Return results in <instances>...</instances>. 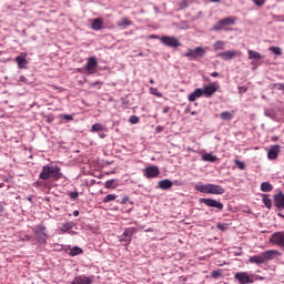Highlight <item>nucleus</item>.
Wrapping results in <instances>:
<instances>
[{
	"mask_svg": "<svg viewBox=\"0 0 284 284\" xmlns=\"http://www.w3.org/2000/svg\"><path fill=\"white\" fill-rule=\"evenodd\" d=\"M276 256H281V252L276 250H268L260 255H253L248 258V263H253L255 265H263V263H267V261H274Z\"/></svg>",
	"mask_w": 284,
	"mask_h": 284,
	"instance_id": "nucleus-1",
	"label": "nucleus"
},
{
	"mask_svg": "<svg viewBox=\"0 0 284 284\" xmlns=\"http://www.w3.org/2000/svg\"><path fill=\"white\" fill-rule=\"evenodd\" d=\"M61 176H63V174L61 173V168L50 166V165H44L39 175V178L42 181H48V179H54L55 181H59V179H61Z\"/></svg>",
	"mask_w": 284,
	"mask_h": 284,
	"instance_id": "nucleus-2",
	"label": "nucleus"
},
{
	"mask_svg": "<svg viewBox=\"0 0 284 284\" xmlns=\"http://www.w3.org/2000/svg\"><path fill=\"white\" fill-rule=\"evenodd\" d=\"M195 190L202 194H225V189L216 184H195Z\"/></svg>",
	"mask_w": 284,
	"mask_h": 284,
	"instance_id": "nucleus-3",
	"label": "nucleus"
},
{
	"mask_svg": "<svg viewBox=\"0 0 284 284\" xmlns=\"http://www.w3.org/2000/svg\"><path fill=\"white\" fill-rule=\"evenodd\" d=\"M236 23V18L234 17H227V18H224V19H221L220 21H217L212 30L214 32H219L220 30H223V28H225V26H234Z\"/></svg>",
	"mask_w": 284,
	"mask_h": 284,
	"instance_id": "nucleus-4",
	"label": "nucleus"
},
{
	"mask_svg": "<svg viewBox=\"0 0 284 284\" xmlns=\"http://www.w3.org/2000/svg\"><path fill=\"white\" fill-rule=\"evenodd\" d=\"M33 232L36 234V240L38 241V243H48V233L45 232V226L40 224L34 227Z\"/></svg>",
	"mask_w": 284,
	"mask_h": 284,
	"instance_id": "nucleus-5",
	"label": "nucleus"
},
{
	"mask_svg": "<svg viewBox=\"0 0 284 284\" xmlns=\"http://www.w3.org/2000/svg\"><path fill=\"white\" fill-rule=\"evenodd\" d=\"M235 281L240 284H252L254 283V278L247 272H237L234 274Z\"/></svg>",
	"mask_w": 284,
	"mask_h": 284,
	"instance_id": "nucleus-6",
	"label": "nucleus"
},
{
	"mask_svg": "<svg viewBox=\"0 0 284 284\" xmlns=\"http://www.w3.org/2000/svg\"><path fill=\"white\" fill-rule=\"evenodd\" d=\"M160 41L168 48H181V42L174 37L163 36Z\"/></svg>",
	"mask_w": 284,
	"mask_h": 284,
	"instance_id": "nucleus-7",
	"label": "nucleus"
},
{
	"mask_svg": "<svg viewBox=\"0 0 284 284\" xmlns=\"http://www.w3.org/2000/svg\"><path fill=\"white\" fill-rule=\"evenodd\" d=\"M97 68H99V61H97V58L95 57L89 58L84 67L87 74H97Z\"/></svg>",
	"mask_w": 284,
	"mask_h": 284,
	"instance_id": "nucleus-8",
	"label": "nucleus"
},
{
	"mask_svg": "<svg viewBox=\"0 0 284 284\" xmlns=\"http://www.w3.org/2000/svg\"><path fill=\"white\" fill-rule=\"evenodd\" d=\"M184 57L189 59H199L201 57H205V49L203 47H196L195 49H189Z\"/></svg>",
	"mask_w": 284,
	"mask_h": 284,
	"instance_id": "nucleus-9",
	"label": "nucleus"
},
{
	"mask_svg": "<svg viewBox=\"0 0 284 284\" xmlns=\"http://www.w3.org/2000/svg\"><path fill=\"white\" fill-rule=\"evenodd\" d=\"M216 90H219V82H212L207 85H204V88L202 89V94L206 99H210L211 97L214 95Z\"/></svg>",
	"mask_w": 284,
	"mask_h": 284,
	"instance_id": "nucleus-10",
	"label": "nucleus"
},
{
	"mask_svg": "<svg viewBox=\"0 0 284 284\" xmlns=\"http://www.w3.org/2000/svg\"><path fill=\"white\" fill-rule=\"evenodd\" d=\"M270 241L273 243V245L284 247V231L273 233Z\"/></svg>",
	"mask_w": 284,
	"mask_h": 284,
	"instance_id": "nucleus-11",
	"label": "nucleus"
},
{
	"mask_svg": "<svg viewBox=\"0 0 284 284\" xmlns=\"http://www.w3.org/2000/svg\"><path fill=\"white\" fill-rule=\"evenodd\" d=\"M200 203H203L207 207H215L216 210H223V203H221L216 200H213V199L202 197V199H200Z\"/></svg>",
	"mask_w": 284,
	"mask_h": 284,
	"instance_id": "nucleus-12",
	"label": "nucleus"
},
{
	"mask_svg": "<svg viewBox=\"0 0 284 284\" xmlns=\"http://www.w3.org/2000/svg\"><path fill=\"white\" fill-rule=\"evenodd\" d=\"M160 174L161 171L159 170V166L151 165L144 170V176H146V179H156Z\"/></svg>",
	"mask_w": 284,
	"mask_h": 284,
	"instance_id": "nucleus-13",
	"label": "nucleus"
},
{
	"mask_svg": "<svg viewBox=\"0 0 284 284\" xmlns=\"http://www.w3.org/2000/svg\"><path fill=\"white\" fill-rule=\"evenodd\" d=\"M278 154H281V145H272L267 152V159L270 161H276V159H278Z\"/></svg>",
	"mask_w": 284,
	"mask_h": 284,
	"instance_id": "nucleus-14",
	"label": "nucleus"
},
{
	"mask_svg": "<svg viewBox=\"0 0 284 284\" xmlns=\"http://www.w3.org/2000/svg\"><path fill=\"white\" fill-rule=\"evenodd\" d=\"M134 232H136V229H134V227L125 229L123 234L120 235V242L121 243H130V241H132V235L134 234Z\"/></svg>",
	"mask_w": 284,
	"mask_h": 284,
	"instance_id": "nucleus-15",
	"label": "nucleus"
},
{
	"mask_svg": "<svg viewBox=\"0 0 284 284\" xmlns=\"http://www.w3.org/2000/svg\"><path fill=\"white\" fill-rule=\"evenodd\" d=\"M94 283V276L80 275L75 276L71 284H92Z\"/></svg>",
	"mask_w": 284,
	"mask_h": 284,
	"instance_id": "nucleus-16",
	"label": "nucleus"
},
{
	"mask_svg": "<svg viewBox=\"0 0 284 284\" xmlns=\"http://www.w3.org/2000/svg\"><path fill=\"white\" fill-rule=\"evenodd\" d=\"M217 57H220V59H223V61H232V59L236 57V51H224L222 53H219Z\"/></svg>",
	"mask_w": 284,
	"mask_h": 284,
	"instance_id": "nucleus-17",
	"label": "nucleus"
},
{
	"mask_svg": "<svg viewBox=\"0 0 284 284\" xmlns=\"http://www.w3.org/2000/svg\"><path fill=\"white\" fill-rule=\"evenodd\" d=\"M91 28H92V30H95V31L103 30V19H101V18L92 19Z\"/></svg>",
	"mask_w": 284,
	"mask_h": 284,
	"instance_id": "nucleus-18",
	"label": "nucleus"
},
{
	"mask_svg": "<svg viewBox=\"0 0 284 284\" xmlns=\"http://www.w3.org/2000/svg\"><path fill=\"white\" fill-rule=\"evenodd\" d=\"M201 97H203V89H195L194 92L189 94V101L194 102L196 99H201Z\"/></svg>",
	"mask_w": 284,
	"mask_h": 284,
	"instance_id": "nucleus-19",
	"label": "nucleus"
},
{
	"mask_svg": "<svg viewBox=\"0 0 284 284\" xmlns=\"http://www.w3.org/2000/svg\"><path fill=\"white\" fill-rule=\"evenodd\" d=\"M274 202H275V207H278L280 210H284V194L283 193H278L277 195H275Z\"/></svg>",
	"mask_w": 284,
	"mask_h": 284,
	"instance_id": "nucleus-20",
	"label": "nucleus"
},
{
	"mask_svg": "<svg viewBox=\"0 0 284 284\" xmlns=\"http://www.w3.org/2000/svg\"><path fill=\"white\" fill-rule=\"evenodd\" d=\"M16 62H17L18 67L20 68V70H23V68H26V65H28V60L26 59V54L18 55L16 58Z\"/></svg>",
	"mask_w": 284,
	"mask_h": 284,
	"instance_id": "nucleus-21",
	"label": "nucleus"
},
{
	"mask_svg": "<svg viewBox=\"0 0 284 284\" xmlns=\"http://www.w3.org/2000/svg\"><path fill=\"white\" fill-rule=\"evenodd\" d=\"M173 183L172 181L165 179V180H161L158 183V186L160 187V190H170V187H172Z\"/></svg>",
	"mask_w": 284,
	"mask_h": 284,
	"instance_id": "nucleus-22",
	"label": "nucleus"
},
{
	"mask_svg": "<svg viewBox=\"0 0 284 284\" xmlns=\"http://www.w3.org/2000/svg\"><path fill=\"white\" fill-rule=\"evenodd\" d=\"M116 24L119 28H122V30H126L128 28H130L132 22L129 18H122L121 21H119Z\"/></svg>",
	"mask_w": 284,
	"mask_h": 284,
	"instance_id": "nucleus-23",
	"label": "nucleus"
},
{
	"mask_svg": "<svg viewBox=\"0 0 284 284\" xmlns=\"http://www.w3.org/2000/svg\"><path fill=\"white\" fill-rule=\"evenodd\" d=\"M202 161H206L207 163H215V161H219V158H216V155H212V153H204L202 155Z\"/></svg>",
	"mask_w": 284,
	"mask_h": 284,
	"instance_id": "nucleus-24",
	"label": "nucleus"
},
{
	"mask_svg": "<svg viewBox=\"0 0 284 284\" xmlns=\"http://www.w3.org/2000/svg\"><path fill=\"white\" fill-rule=\"evenodd\" d=\"M248 59L253 61H260V59H262V55L257 51L248 50Z\"/></svg>",
	"mask_w": 284,
	"mask_h": 284,
	"instance_id": "nucleus-25",
	"label": "nucleus"
},
{
	"mask_svg": "<svg viewBox=\"0 0 284 284\" xmlns=\"http://www.w3.org/2000/svg\"><path fill=\"white\" fill-rule=\"evenodd\" d=\"M222 121H232L234 119V114L230 111H224L220 114Z\"/></svg>",
	"mask_w": 284,
	"mask_h": 284,
	"instance_id": "nucleus-26",
	"label": "nucleus"
},
{
	"mask_svg": "<svg viewBox=\"0 0 284 284\" xmlns=\"http://www.w3.org/2000/svg\"><path fill=\"white\" fill-rule=\"evenodd\" d=\"M262 201H263L265 207H267V210L272 209V200L270 199V195L262 194Z\"/></svg>",
	"mask_w": 284,
	"mask_h": 284,
	"instance_id": "nucleus-27",
	"label": "nucleus"
},
{
	"mask_svg": "<svg viewBox=\"0 0 284 284\" xmlns=\"http://www.w3.org/2000/svg\"><path fill=\"white\" fill-rule=\"evenodd\" d=\"M273 190H274V186L270 182H263L261 184L262 192H272Z\"/></svg>",
	"mask_w": 284,
	"mask_h": 284,
	"instance_id": "nucleus-28",
	"label": "nucleus"
},
{
	"mask_svg": "<svg viewBox=\"0 0 284 284\" xmlns=\"http://www.w3.org/2000/svg\"><path fill=\"white\" fill-rule=\"evenodd\" d=\"M70 256H79L80 254H83V248L79 247V246H73L70 250Z\"/></svg>",
	"mask_w": 284,
	"mask_h": 284,
	"instance_id": "nucleus-29",
	"label": "nucleus"
},
{
	"mask_svg": "<svg viewBox=\"0 0 284 284\" xmlns=\"http://www.w3.org/2000/svg\"><path fill=\"white\" fill-rule=\"evenodd\" d=\"M103 130H105V126H103L101 123H94L91 126V132H103Z\"/></svg>",
	"mask_w": 284,
	"mask_h": 284,
	"instance_id": "nucleus-30",
	"label": "nucleus"
},
{
	"mask_svg": "<svg viewBox=\"0 0 284 284\" xmlns=\"http://www.w3.org/2000/svg\"><path fill=\"white\" fill-rule=\"evenodd\" d=\"M72 227H74V222L64 223V224L60 227V232H69V230H72Z\"/></svg>",
	"mask_w": 284,
	"mask_h": 284,
	"instance_id": "nucleus-31",
	"label": "nucleus"
},
{
	"mask_svg": "<svg viewBox=\"0 0 284 284\" xmlns=\"http://www.w3.org/2000/svg\"><path fill=\"white\" fill-rule=\"evenodd\" d=\"M106 190H114L116 187V180H108L104 184Z\"/></svg>",
	"mask_w": 284,
	"mask_h": 284,
	"instance_id": "nucleus-32",
	"label": "nucleus"
},
{
	"mask_svg": "<svg viewBox=\"0 0 284 284\" xmlns=\"http://www.w3.org/2000/svg\"><path fill=\"white\" fill-rule=\"evenodd\" d=\"M213 48H214L215 52L219 51V50H224V48H225V42H223V41H216V42L213 44Z\"/></svg>",
	"mask_w": 284,
	"mask_h": 284,
	"instance_id": "nucleus-33",
	"label": "nucleus"
},
{
	"mask_svg": "<svg viewBox=\"0 0 284 284\" xmlns=\"http://www.w3.org/2000/svg\"><path fill=\"white\" fill-rule=\"evenodd\" d=\"M112 201H116V194H108L102 200L103 203H110Z\"/></svg>",
	"mask_w": 284,
	"mask_h": 284,
	"instance_id": "nucleus-34",
	"label": "nucleus"
},
{
	"mask_svg": "<svg viewBox=\"0 0 284 284\" xmlns=\"http://www.w3.org/2000/svg\"><path fill=\"white\" fill-rule=\"evenodd\" d=\"M212 278H221L223 276V270L219 268L211 272Z\"/></svg>",
	"mask_w": 284,
	"mask_h": 284,
	"instance_id": "nucleus-35",
	"label": "nucleus"
},
{
	"mask_svg": "<svg viewBox=\"0 0 284 284\" xmlns=\"http://www.w3.org/2000/svg\"><path fill=\"white\" fill-rule=\"evenodd\" d=\"M270 52H273V54H276V57H281L283 54V51L278 47H270Z\"/></svg>",
	"mask_w": 284,
	"mask_h": 284,
	"instance_id": "nucleus-36",
	"label": "nucleus"
},
{
	"mask_svg": "<svg viewBox=\"0 0 284 284\" xmlns=\"http://www.w3.org/2000/svg\"><path fill=\"white\" fill-rule=\"evenodd\" d=\"M140 121H141V119H139V116H136V115H131L130 119H129V122L132 125H136V123H139Z\"/></svg>",
	"mask_w": 284,
	"mask_h": 284,
	"instance_id": "nucleus-37",
	"label": "nucleus"
},
{
	"mask_svg": "<svg viewBox=\"0 0 284 284\" xmlns=\"http://www.w3.org/2000/svg\"><path fill=\"white\" fill-rule=\"evenodd\" d=\"M234 164L236 168H239V170H245V163L241 162V160H234Z\"/></svg>",
	"mask_w": 284,
	"mask_h": 284,
	"instance_id": "nucleus-38",
	"label": "nucleus"
},
{
	"mask_svg": "<svg viewBox=\"0 0 284 284\" xmlns=\"http://www.w3.org/2000/svg\"><path fill=\"white\" fill-rule=\"evenodd\" d=\"M216 227H217V230H221L222 232H224V230H227V224H221V223H219V224L216 225Z\"/></svg>",
	"mask_w": 284,
	"mask_h": 284,
	"instance_id": "nucleus-39",
	"label": "nucleus"
},
{
	"mask_svg": "<svg viewBox=\"0 0 284 284\" xmlns=\"http://www.w3.org/2000/svg\"><path fill=\"white\" fill-rule=\"evenodd\" d=\"M274 88H276V90L283 91L284 90V83H275Z\"/></svg>",
	"mask_w": 284,
	"mask_h": 284,
	"instance_id": "nucleus-40",
	"label": "nucleus"
},
{
	"mask_svg": "<svg viewBox=\"0 0 284 284\" xmlns=\"http://www.w3.org/2000/svg\"><path fill=\"white\" fill-rule=\"evenodd\" d=\"M253 3H255V6H263L265 3V0H253Z\"/></svg>",
	"mask_w": 284,
	"mask_h": 284,
	"instance_id": "nucleus-41",
	"label": "nucleus"
},
{
	"mask_svg": "<svg viewBox=\"0 0 284 284\" xmlns=\"http://www.w3.org/2000/svg\"><path fill=\"white\" fill-rule=\"evenodd\" d=\"M62 119H65V121H72L74 118L70 114L62 115Z\"/></svg>",
	"mask_w": 284,
	"mask_h": 284,
	"instance_id": "nucleus-42",
	"label": "nucleus"
},
{
	"mask_svg": "<svg viewBox=\"0 0 284 284\" xmlns=\"http://www.w3.org/2000/svg\"><path fill=\"white\" fill-rule=\"evenodd\" d=\"M129 201H130V197L124 196V197L120 201V204H121V205H125V203H128Z\"/></svg>",
	"mask_w": 284,
	"mask_h": 284,
	"instance_id": "nucleus-43",
	"label": "nucleus"
},
{
	"mask_svg": "<svg viewBox=\"0 0 284 284\" xmlns=\"http://www.w3.org/2000/svg\"><path fill=\"white\" fill-rule=\"evenodd\" d=\"M19 81L20 83H27L28 79L24 75H20Z\"/></svg>",
	"mask_w": 284,
	"mask_h": 284,
	"instance_id": "nucleus-44",
	"label": "nucleus"
},
{
	"mask_svg": "<svg viewBox=\"0 0 284 284\" xmlns=\"http://www.w3.org/2000/svg\"><path fill=\"white\" fill-rule=\"evenodd\" d=\"M40 185H43V182H41V181L34 182V187H39Z\"/></svg>",
	"mask_w": 284,
	"mask_h": 284,
	"instance_id": "nucleus-45",
	"label": "nucleus"
},
{
	"mask_svg": "<svg viewBox=\"0 0 284 284\" xmlns=\"http://www.w3.org/2000/svg\"><path fill=\"white\" fill-rule=\"evenodd\" d=\"M98 134H99L100 139H105V136H108V134L101 133V131Z\"/></svg>",
	"mask_w": 284,
	"mask_h": 284,
	"instance_id": "nucleus-46",
	"label": "nucleus"
},
{
	"mask_svg": "<svg viewBox=\"0 0 284 284\" xmlns=\"http://www.w3.org/2000/svg\"><path fill=\"white\" fill-rule=\"evenodd\" d=\"M211 77H214V78L219 77V72H212Z\"/></svg>",
	"mask_w": 284,
	"mask_h": 284,
	"instance_id": "nucleus-47",
	"label": "nucleus"
},
{
	"mask_svg": "<svg viewBox=\"0 0 284 284\" xmlns=\"http://www.w3.org/2000/svg\"><path fill=\"white\" fill-rule=\"evenodd\" d=\"M73 216H79V211H74Z\"/></svg>",
	"mask_w": 284,
	"mask_h": 284,
	"instance_id": "nucleus-48",
	"label": "nucleus"
},
{
	"mask_svg": "<svg viewBox=\"0 0 284 284\" xmlns=\"http://www.w3.org/2000/svg\"><path fill=\"white\" fill-rule=\"evenodd\" d=\"M212 1V3H219V1H221V0H211Z\"/></svg>",
	"mask_w": 284,
	"mask_h": 284,
	"instance_id": "nucleus-49",
	"label": "nucleus"
},
{
	"mask_svg": "<svg viewBox=\"0 0 284 284\" xmlns=\"http://www.w3.org/2000/svg\"><path fill=\"white\" fill-rule=\"evenodd\" d=\"M152 94H156L158 97H161V94L156 93V91H153Z\"/></svg>",
	"mask_w": 284,
	"mask_h": 284,
	"instance_id": "nucleus-50",
	"label": "nucleus"
},
{
	"mask_svg": "<svg viewBox=\"0 0 284 284\" xmlns=\"http://www.w3.org/2000/svg\"><path fill=\"white\" fill-rule=\"evenodd\" d=\"M152 94H156L158 97H161V94L156 93V91H153Z\"/></svg>",
	"mask_w": 284,
	"mask_h": 284,
	"instance_id": "nucleus-51",
	"label": "nucleus"
},
{
	"mask_svg": "<svg viewBox=\"0 0 284 284\" xmlns=\"http://www.w3.org/2000/svg\"><path fill=\"white\" fill-rule=\"evenodd\" d=\"M26 240H27V241H30V236H29V235H26Z\"/></svg>",
	"mask_w": 284,
	"mask_h": 284,
	"instance_id": "nucleus-52",
	"label": "nucleus"
},
{
	"mask_svg": "<svg viewBox=\"0 0 284 284\" xmlns=\"http://www.w3.org/2000/svg\"><path fill=\"white\" fill-rule=\"evenodd\" d=\"M151 38H152V39H159V37H156V36H152Z\"/></svg>",
	"mask_w": 284,
	"mask_h": 284,
	"instance_id": "nucleus-53",
	"label": "nucleus"
},
{
	"mask_svg": "<svg viewBox=\"0 0 284 284\" xmlns=\"http://www.w3.org/2000/svg\"><path fill=\"white\" fill-rule=\"evenodd\" d=\"M151 90H152L153 92H156V89H154V88H151Z\"/></svg>",
	"mask_w": 284,
	"mask_h": 284,
	"instance_id": "nucleus-54",
	"label": "nucleus"
},
{
	"mask_svg": "<svg viewBox=\"0 0 284 284\" xmlns=\"http://www.w3.org/2000/svg\"><path fill=\"white\" fill-rule=\"evenodd\" d=\"M150 83H154V80H153V79H151V80H150Z\"/></svg>",
	"mask_w": 284,
	"mask_h": 284,
	"instance_id": "nucleus-55",
	"label": "nucleus"
},
{
	"mask_svg": "<svg viewBox=\"0 0 284 284\" xmlns=\"http://www.w3.org/2000/svg\"><path fill=\"white\" fill-rule=\"evenodd\" d=\"M93 85H99V82L93 83Z\"/></svg>",
	"mask_w": 284,
	"mask_h": 284,
	"instance_id": "nucleus-56",
	"label": "nucleus"
},
{
	"mask_svg": "<svg viewBox=\"0 0 284 284\" xmlns=\"http://www.w3.org/2000/svg\"><path fill=\"white\" fill-rule=\"evenodd\" d=\"M75 196H78V193H75V194L73 195V199H75Z\"/></svg>",
	"mask_w": 284,
	"mask_h": 284,
	"instance_id": "nucleus-57",
	"label": "nucleus"
},
{
	"mask_svg": "<svg viewBox=\"0 0 284 284\" xmlns=\"http://www.w3.org/2000/svg\"><path fill=\"white\" fill-rule=\"evenodd\" d=\"M75 196H78V193H75V194L73 195V199H75Z\"/></svg>",
	"mask_w": 284,
	"mask_h": 284,
	"instance_id": "nucleus-58",
	"label": "nucleus"
},
{
	"mask_svg": "<svg viewBox=\"0 0 284 284\" xmlns=\"http://www.w3.org/2000/svg\"><path fill=\"white\" fill-rule=\"evenodd\" d=\"M79 72H81V69H78Z\"/></svg>",
	"mask_w": 284,
	"mask_h": 284,
	"instance_id": "nucleus-59",
	"label": "nucleus"
},
{
	"mask_svg": "<svg viewBox=\"0 0 284 284\" xmlns=\"http://www.w3.org/2000/svg\"><path fill=\"white\" fill-rule=\"evenodd\" d=\"M164 112H168V109H165Z\"/></svg>",
	"mask_w": 284,
	"mask_h": 284,
	"instance_id": "nucleus-60",
	"label": "nucleus"
},
{
	"mask_svg": "<svg viewBox=\"0 0 284 284\" xmlns=\"http://www.w3.org/2000/svg\"><path fill=\"white\" fill-rule=\"evenodd\" d=\"M278 216H283L282 214H278Z\"/></svg>",
	"mask_w": 284,
	"mask_h": 284,
	"instance_id": "nucleus-61",
	"label": "nucleus"
}]
</instances>
